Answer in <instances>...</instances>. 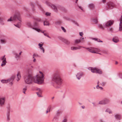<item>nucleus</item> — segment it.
Returning <instances> with one entry per match:
<instances>
[{
    "label": "nucleus",
    "instance_id": "6e6552de",
    "mask_svg": "<svg viewBox=\"0 0 122 122\" xmlns=\"http://www.w3.org/2000/svg\"><path fill=\"white\" fill-rule=\"evenodd\" d=\"M32 29L35 30L38 32L41 31L39 26V25L37 22H35L33 25Z\"/></svg>",
    "mask_w": 122,
    "mask_h": 122
},
{
    "label": "nucleus",
    "instance_id": "c756f323",
    "mask_svg": "<svg viewBox=\"0 0 122 122\" xmlns=\"http://www.w3.org/2000/svg\"><path fill=\"white\" fill-rule=\"evenodd\" d=\"M7 119L8 121H9L10 119V113L9 112H7Z\"/></svg>",
    "mask_w": 122,
    "mask_h": 122
},
{
    "label": "nucleus",
    "instance_id": "603ef678",
    "mask_svg": "<svg viewBox=\"0 0 122 122\" xmlns=\"http://www.w3.org/2000/svg\"><path fill=\"white\" fill-rule=\"evenodd\" d=\"M65 18L66 20H70V19L68 17H65Z\"/></svg>",
    "mask_w": 122,
    "mask_h": 122
},
{
    "label": "nucleus",
    "instance_id": "e2e57ef3",
    "mask_svg": "<svg viewBox=\"0 0 122 122\" xmlns=\"http://www.w3.org/2000/svg\"><path fill=\"white\" fill-rule=\"evenodd\" d=\"M81 107L83 109H84L85 108V107L84 106H82Z\"/></svg>",
    "mask_w": 122,
    "mask_h": 122
},
{
    "label": "nucleus",
    "instance_id": "e433bc0d",
    "mask_svg": "<svg viewBox=\"0 0 122 122\" xmlns=\"http://www.w3.org/2000/svg\"><path fill=\"white\" fill-rule=\"evenodd\" d=\"M34 18L35 20L39 22L41 21V20L40 19L38 18L37 17H36L35 18Z\"/></svg>",
    "mask_w": 122,
    "mask_h": 122
},
{
    "label": "nucleus",
    "instance_id": "ea45409f",
    "mask_svg": "<svg viewBox=\"0 0 122 122\" xmlns=\"http://www.w3.org/2000/svg\"><path fill=\"white\" fill-rule=\"evenodd\" d=\"M61 23V21H58L56 22L55 23L56 25H60V24Z\"/></svg>",
    "mask_w": 122,
    "mask_h": 122
},
{
    "label": "nucleus",
    "instance_id": "5fc2aeb1",
    "mask_svg": "<svg viewBox=\"0 0 122 122\" xmlns=\"http://www.w3.org/2000/svg\"><path fill=\"white\" fill-rule=\"evenodd\" d=\"M78 6L82 11H83L82 8L81 6Z\"/></svg>",
    "mask_w": 122,
    "mask_h": 122
},
{
    "label": "nucleus",
    "instance_id": "3c124183",
    "mask_svg": "<svg viewBox=\"0 0 122 122\" xmlns=\"http://www.w3.org/2000/svg\"><path fill=\"white\" fill-rule=\"evenodd\" d=\"M67 119L66 118H65L63 119L61 122H67Z\"/></svg>",
    "mask_w": 122,
    "mask_h": 122
},
{
    "label": "nucleus",
    "instance_id": "423d86ee",
    "mask_svg": "<svg viewBox=\"0 0 122 122\" xmlns=\"http://www.w3.org/2000/svg\"><path fill=\"white\" fill-rule=\"evenodd\" d=\"M15 78V76H13L11 78L7 80L3 79L1 81V82L3 83H7L10 82L11 85L12 84V82Z\"/></svg>",
    "mask_w": 122,
    "mask_h": 122
},
{
    "label": "nucleus",
    "instance_id": "f03ea898",
    "mask_svg": "<svg viewBox=\"0 0 122 122\" xmlns=\"http://www.w3.org/2000/svg\"><path fill=\"white\" fill-rule=\"evenodd\" d=\"M52 81L57 85H60L62 84V80L60 77V73L59 72L56 71L54 74Z\"/></svg>",
    "mask_w": 122,
    "mask_h": 122
},
{
    "label": "nucleus",
    "instance_id": "4be33fe9",
    "mask_svg": "<svg viewBox=\"0 0 122 122\" xmlns=\"http://www.w3.org/2000/svg\"><path fill=\"white\" fill-rule=\"evenodd\" d=\"M63 42L66 45H69L70 43V41L68 40L64 39L63 41Z\"/></svg>",
    "mask_w": 122,
    "mask_h": 122
},
{
    "label": "nucleus",
    "instance_id": "b1692460",
    "mask_svg": "<svg viewBox=\"0 0 122 122\" xmlns=\"http://www.w3.org/2000/svg\"><path fill=\"white\" fill-rule=\"evenodd\" d=\"M104 102L105 103V104H107L110 102L109 100L107 99H105L103 100Z\"/></svg>",
    "mask_w": 122,
    "mask_h": 122
},
{
    "label": "nucleus",
    "instance_id": "20e7f679",
    "mask_svg": "<svg viewBox=\"0 0 122 122\" xmlns=\"http://www.w3.org/2000/svg\"><path fill=\"white\" fill-rule=\"evenodd\" d=\"M113 23L114 21L113 20H110L104 23L103 26L101 24H99L98 25V26L99 27L103 30L104 28L108 27L111 26L113 24Z\"/></svg>",
    "mask_w": 122,
    "mask_h": 122
},
{
    "label": "nucleus",
    "instance_id": "c85d7f7f",
    "mask_svg": "<svg viewBox=\"0 0 122 122\" xmlns=\"http://www.w3.org/2000/svg\"><path fill=\"white\" fill-rule=\"evenodd\" d=\"M98 104L101 105H105V103L104 102L103 100L100 101L99 102Z\"/></svg>",
    "mask_w": 122,
    "mask_h": 122
},
{
    "label": "nucleus",
    "instance_id": "9d476101",
    "mask_svg": "<svg viewBox=\"0 0 122 122\" xmlns=\"http://www.w3.org/2000/svg\"><path fill=\"white\" fill-rule=\"evenodd\" d=\"M5 100V98L3 97L0 98V106L2 107L4 105Z\"/></svg>",
    "mask_w": 122,
    "mask_h": 122
},
{
    "label": "nucleus",
    "instance_id": "2f4dec72",
    "mask_svg": "<svg viewBox=\"0 0 122 122\" xmlns=\"http://www.w3.org/2000/svg\"><path fill=\"white\" fill-rule=\"evenodd\" d=\"M38 96L39 97H42V96L41 95L42 92H36Z\"/></svg>",
    "mask_w": 122,
    "mask_h": 122
},
{
    "label": "nucleus",
    "instance_id": "5701e85b",
    "mask_svg": "<svg viewBox=\"0 0 122 122\" xmlns=\"http://www.w3.org/2000/svg\"><path fill=\"white\" fill-rule=\"evenodd\" d=\"M98 19L97 17H96L95 18H93L92 19V21L96 23H97L98 22Z\"/></svg>",
    "mask_w": 122,
    "mask_h": 122
},
{
    "label": "nucleus",
    "instance_id": "7ed1b4c3",
    "mask_svg": "<svg viewBox=\"0 0 122 122\" xmlns=\"http://www.w3.org/2000/svg\"><path fill=\"white\" fill-rule=\"evenodd\" d=\"M13 20H15V21H19L18 22L17 24H14V25L16 27L20 28V26L21 22V20L20 14L19 13H15L14 15Z\"/></svg>",
    "mask_w": 122,
    "mask_h": 122
},
{
    "label": "nucleus",
    "instance_id": "8fccbe9b",
    "mask_svg": "<svg viewBox=\"0 0 122 122\" xmlns=\"http://www.w3.org/2000/svg\"><path fill=\"white\" fill-rule=\"evenodd\" d=\"M51 13L48 12H46V15L47 16H49L50 15Z\"/></svg>",
    "mask_w": 122,
    "mask_h": 122
},
{
    "label": "nucleus",
    "instance_id": "774afa93",
    "mask_svg": "<svg viewBox=\"0 0 122 122\" xmlns=\"http://www.w3.org/2000/svg\"><path fill=\"white\" fill-rule=\"evenodd\" d=\"M22 53V51H21L19 53V55H20L21 54V53Z\"/></svg>",
    "mask_w": 122,
    "mask_h": 122
},
{
    "label": "nucleus",
    "instance_id": "473e14b6",
    "mask_svg": "<svg viewBox=\"0 0 122 122\" xmlns=\"http://www.w3.org/2000/svg\"><path fill=\"white\" fill-rule=\"evenodd\" d=\"M107 29L108 31H109L111 32H112L113 31L111 27L107 28Z\"/></svg>",
    "mask_w": 122,
    "mask_h": 122
},
{
    "label": "nucleus",
    "instance_id": "4468645a",
    "mask_svg": "<svg viewBox=\"0 0 122 122\" xmlns=\"http://www.w3.org/2000/svg\"><path fill=\"white\" fill-rule=\"evenodd\" d=\"M6 108L7 109V112H9L10 113V112L11 111V108H10V104H7Z\"/></svg>",
    "mask_w": 122,
    "mask_h": 122
},
{
    "label": "nucleus",
    "instance_id": "4d7b16f0",
    "mask_svg": "<svg viewBox=\"0 0 122 122\" xmlns=\"http://www.w3.org/2000/svg\"><path fill=\"white\" fill-rule=\"evenodd\" d=\"M83 35V33L82 32H79V35L80 36H82Z\"/></svg>",
    "mask_w": 122,
    "mask_h": 122
},
{
    "label": "nucleus",
    "instance_id": "72a5a7b5",
    "mask_svg": "<svg viewBox=\"0 0 122 122\" xmlns=\"http://www.w3.org/2000/svg\"><path fill=\"white\" fill-rule=\"evenodd\" d=\"M51 109V107L50 106H49L48 107L47 110L46 112V114L48 112H49L50 111Z\"/></svg>",
    "mask_w": 122,
    "mask_h": 122
},
{
    "label": "nucleus",
    "instance_id": "37998d69",
    "mask_svg": "<svg viewBox=\"0 0 122 122\" xmlns=\"http://www.w3.org/2000/svg\"><path fill=\"white\" fill-rule=\"evenodd\" d=\"M43 45V44L39 43L38 44V46H39V48L40 49L41 47H42V46Z\"/></svg>",
    "mask_w": 122,
    "mask_h": 122
},
{
    "label": "nucleus",
    "instance_id": "1a4fd4ad",
    "mask_svg": "<svg viewBox=\"0 0 122 122\" xmlns=\"http://www.w3.org/2000/svg\"><path fill=\"white\" fill-rule=\"evenodd\" d=\"M114 6V4L113 3L111 2L108 3L106 6V10L112 9L113 8Z\"/></svg>",
    "mask_w": 122,
    "mask_h": 122
},
{
    "label": "nucleus",
    "instance_id": "49530a36",
    "mask_svg": "<svg viewBox=\"0 0 122 122\" xmlns=\"http://www.w3.org/2000/svg\"><path fill=\"white\" fill-rule=\"evenodd\" d=\"M36 56V55H35V54H34L33 55V58L34 59V60H33V61L34 62H36V59L34 58V57H35V56Z\"/></svg>",
    "mask_w": 122,
    "mask_h": 122
},
{
    "label": "nucleus",
    "instance_id": "9b49d317",
    "mask_svg": "<svg viewBox=\"0 0 122 122\" xmlns=\"http://www.w3.org/2000/svg\"><path fill=\"white\" fill-rule=\"evenodd\" d=\"M83 75V73L82 72H79L76 75V76L77 79L79 80L81 78L82 76Z\"/></svg>",
    "mask_w": 122,
    "mask_h": 122
},
{
    "label": "nucleus",
    "instance_id": "bb28decb",
    "mask_svg": "<svg viewBox=\"0 0 122 122\" xmlns=\"http://www.w3.org/2000/svg\"><path fill=\"white\" fill-rule=\"evenodd\" d=\"M27 25L30 28L32 29L33 25H32L31 23L30 22H28L27 24Z\"/></svg>",
    "mask_w": 122,
    "mask_h": 122
},
{
    "label": "nucleus",
    "instance_id": "338daca9",
    "mask_svg": "<svg viewBox=\"0 0 122 122\" xmlns=\"http://www.w3.org/2000/svg\"><path fill=\"white\" fill-rule=\"evenodd\" d=\"M118 64V62L117 61H116L115 62V64Z\"/></svg>",
    "mask_w": 122,
    "mask_h": 122
},
{
    "label": "nucleus",
    "instance_id": "2eb2a0df",
    "mask_svg": "<svg viewBox=\"0 0 122 122\" xmlns=\"http://www.w3.org/2000/svg\"><path fill=\"white\" fill-rule=\"evenodd\" d=\"M112 41L114 42L115 43L118 42L119 41L118 37L116 36L113 37L112 39Z\"/></svg>",
    "mask_w": 122,
    "mask_h": 122
},
{
    "label": "nucleus",
    "instance_id": "bf43d9fd",
    "mask_svg": "<svg viewBox=\"0 0 122 122\" xmlns=\"http://www.w3.org/2000/svg\"><path fill=\"white\" fill-rule=\"evenodd\" d=\"M47 33H44V35L45 36H46L47 35H48Z\"/></svg>",
    "mask_w": 122,
    "mask_h": 122
},
{
    "label": "nucleus",
    "instance_id": "a878e982",
    "mask_svg": "<svg viewBox=\"0 0 122 122\" xmlns=\"http://www.w3.org/2000/svg\"><path fill=\"white\" fill-rule=\"evenodd\" d=\"M6 62H7L6 60L2 61V62L1 64V66H5L6 64Z\"/></svg>",
    "mask_w": 122,
    "mask_h": 122
},
{
    "label": "nucleus",
    "instance_id": "412c9836",
    "mask_svg": "<svg viewBox=\"0 0 122 122\" xmlns=\"http://www.w3.org/2000/svg\"><path fill=\"white\" fill-rule=\"evenodd\" d=\"M81 39H76L75 40L74 42L75 43L78 44L80 43L81 41Z\"/></svg>",
    "mask_w": 122,
    "mask_h": 122
},
{
    "label": "nucleus",
    "instance_id": "864d4df0",
    "mask_svg": "<svg viewBox=\"0 0 122 122\" xmlns=\"http://www.w3.org/2000/svg\"><path fill=\"white\" fill-rule=\"evenodd\" d=\"M92 104L93 105V106L94 107H96L97 106V105L94 102H92Z\"/></svg>",
    "mask_w": 122,
    "mask_h": 122
},
{
    "label": "nucleus",
    "instance_id": "39448f33",
    "mask_svg": "<svg viewBox=\"0 0 122 122\" xmlns=\"http://www.w3.org/2000/svg\"><path fill=\"white\" fill-rule=\"evenodd\" d=\"M82 47L85 48L88 50L90 52L95 53H99L98 52L99 51V50L97 48L94 47Z\"/></svg>",
    "mask_w": 122,
    "mask_h": 122
},
{
    "label": "nucleus",
    "instance_id": "a18cd8bd",
    "mask_svg": "<svg viewBox=\"0 0 122 122\" xmlns=\"http://www.w3.org/2000/svg\"><path fill=\"white\" fill-rule=\"evenodd\" d=\"M61 28L62 30L64 32H66V30L64 27H63V26H61Z\"/></svg>",
    "mask_w": 122,
    "mask_h": 122
},
{
    "label": "nucleus",
    "instance_id": "79ce46f5",
    "mask_svg": "<svg viewBox=\"0 0 122 122\" xmlns=\"http://www.w3.org/2000/svg\"><path fill=\"white\" fill-rule=\"evenodd\" d=\"M2 44H4L6 42V41L5 40L1 39L0 40Z\"/></svg>",
    "mask_w": 122,
    "mask_h": 122
},
{
    "label": "nucleus",
    "instance_id": "69168bd1",
    "mask_svg": "<svg viewBox=\"0 0 122 122\" xmlns=\"http://www.w3.org/2000/svg\"><path fill=\"white\" fill-rule=\"evenodd\" d=\"M46 36H47V37L50 38H51V37H50L48 35H47Z\"/></svg>",
    "mask_w": 122,
    "mask_h": 122
},
{
    "label": "nucleus",
    "instance_id": "0e129e2a",
    "mask_svg": "<svg viewBox=\"0 0 122 122\" xmlns=\"http://www.w3.org/2000/svg\"><path fill=\"white\" fill-rule=\"evenodd\" d=\"M31 6H33L34 5V4L32 3H31Z\"/></svg>",
    "mask_w": 122,
    "mask_h": 122
},
{
    "label": "nucleus",
    "instance_id": "6ab92c4d",
    "mask_svg": "<svg viewBox=\"0 0 122 122\" xmlns=\"http://www.w3.org/2000/svg\"><path fill=\"white\" fill-rule=\"evenodd\" d=\"M115 118L119 120L121 118V116L120 115L118 114H116L114 115Z\"/></svg>",
    "mask_w": 122,
    "mask_h": 122
},
{
    "label": "nucleus",
    "instance_id": "f704fd0d",
    "mask_svg": "<svg viewBox=\"0 0 122 122\" xmlns=\"http://www.w3.org/2000/svg\"><path fill=\"white\" fill-rule=\"evenodd\" d=\"M14 16L13 17H12H12H10V18L9 19H8V20H7V21H15V20H13V18L14 17Z\"/></svg>",
    "mask_w": 122,
    "mask_h": 122
},
{
    "label": "nucleus",
    "instance_id": "f257e3e1",
    "mask_svg": "<svg viewBox=\"0 0 122 122\" xmlns=\"http://www.w3.org/2000/svg\"><path fill=\"white\" fill-rule=\"evenodd\" d=\"M39 74L33 77L31 75L29 74L25 76L24 78V81L25 84H30L33 82L41 84L44 82V75L43 73L39 71Z\"/></svg>",
    "mask_w": 122,
    "mask_h": 122
},
{
    "label": "nucleus",
    "instance_id": "13d9d810",
    "mask_svg": "<svg viewBox=\"0 0 122 122\" xmlns=\"http://www.w3.org/2000/svg\"><path fill=\"white\" fill-rule=\"evenodd\" d=\"M31 68H34V67L33 66H31L30 67V69H31V70H30L31 71H32L33 70V69H31Z\"/></svg>",
    "mask_w": 122,
    "mask_h": 122
},
{
    "label": "nucleus",
    "instance_id": "09e8293b",
    "mask_svg": "<svg viewBox=\"0 0 122 122\" xmlns=\"http://www.w3.org/2000/svg\"><path fill=\"white\" fill-rule=\"evenodd\" d=\"M40 49L43 52V53H44L45 52V50L43 47H41Z\"/></svg>",
    "mask_w": 122,
    "mask_h": 122
},
{
    "label": "nucleus",
    "instance_id": "680f3d73",
    "mask_svg": "<svg viewBox=\"0 0 122 122\" xmlns=\"http://www.w3.org/2000/svg\"><path fill=\"white\" fill-rule=\"evenodd\" d=\"M24 9L25 10V11H26V10H28V9H26L25 8H24Z\"/></svg>",
    "mask_w": 122,
    "mask_h": 122
},
{
    "label": "nucleus",
    "instance_id": "052dcab7",
    "mask_svg": "<svg viewBox=\"0 0 122 122\" xmlns=\"http://www.w3.org/2000/svg\"><path fill=\"white\" fill-rule=\"evenodd\" d=\"M102 1L103 3H104L105 2H106V0H102Z\"/></svg>",
    "mask_w": 122,
    "mask_h": 122
},
{
    "label": "nucleus",
    "instance_id": "4c0bfd02",
    "mask_svg": "<svg viewBox=\"0 0 122 122\" xmlns=\"http://www.w3.org/2000/svg\"><path fill=\"white\" fill-rule=\"evenodd\" d=\"M36 90L38 91L37 92H42V90L40 88H37L36 89Z\"/></svg>",
    "mask_w": 122,
    "mask_h": 122
},
{
    "label": "nucleus",
    "instance_id": "6e6d98bb",
    "mask_svg": "<svg viewBox=\"0 0 122 122\" xmlns=\"http://www.w3.org/2000/svg\"><path fill=\"white\" fill-rule=\"evenodd\" d=\"M106 83V82H103L102 83V86H104L105 85Z\"/></svg>",
    "mask_w": 122,
    "mask_h": 122
},
{
    "label": "nucleus",
    "instance_id": "393cba45",
    "mask_svg": "<svg viewBox=\"0 0 122 122\" xmlns=\"http://www.w3.org/2000/svg\"><path fill=\"white\" fill-rule=\"evenodd\" d=\"M0 61H3L6 60V58L5 57V55L1 56L0 58Z\"/></svg>",
    "mask_w": 122,
    "mask_h": 122
},
{
    "label": "nucleus",
    "instance_id": "cd10ccee",
    "mask_svg": "<svg viewBox=\"0 0 122 122\" xmlns=\"http://www.w3.org/2000/svg\"><path fill=\"white\" fill-rule=\"evenodd\" d=\"M105 112H108L109 114L112 113V111L109 108L105 110Z\"/></svg>",
    "mask_w": 122,
    "mask_h": 122
},
{
    "label": "nucleus",
    "instance_id": "0eeeda50",
    "mask_svg": "<svg viewBox=\"0 0 122 122\" xmlns=\"http://www.w3.org/2000/svg\"><path fill=\"white\" fill-rule=\"evenodd\" d=\"M88 69L91 70V72L93 73H96L101 74L102 73V71L99 69L96 68L90 67L88 68Z\"/></svg>",
    "mask_w": 122,
    "mask_h": 122
},
{
    "label": "nucleus",
    "instance_id": "58836bf2",
    "mask_svg": "<svg viewBox=\"0 0 122 122\" xmlns=\"http://www.w3.org/2000/svg\"><path fill=\"white\" fill-rule=\"evenodd\" d=\"M44 25H49V24L48 22L47 21H44Z\"/></svg>",
    "mask_w": 122,
    "mask_h": 122
},
{
    "label": "nucleus",
    "instance_id": "de8ad7c7",
    "mask_svg": "<svg viewBox=\"0 0 122 122\" xmlns=\"http://www.w3.org/2000/svg\"><path fill=\"white\" fill-rule=\"evenodd\" d=\"M46 5H48V6H51V5L50 3H49V2H46Z\"/></svg>",
    "mask_w": 122,
    "mask_h": 122
},
{
    "label": "nucleus",
    "instance_id": "ddd939ff",
    "mask_svg": "<svg viewBox=\"0 0 122 122\" xmlns=\"http://www.w3.org/2000/svg\"><path fill=\"white\" fill-rule=\"evenodd\" d=\"M81 46H78V47L71 46V50L72 51H75L81 48Z\"/></svg>",
    "mask_w": 122,
    "mask_h": 122
},
{
    "label": "nucleus",
    "instance_id": "c03bdc74",
    "mask_svg": "<svg viewBox=\"0 0 122 122\" xmlns=\"http://www.w3.org/2000/svg\"><path fill=\"white\" fill-rule=\"evenodd\" d=\"M15 57L16 58H19L20 57V56L17 53L15 54Z\"/></svg>",
    "mask_w": 122,
    "mask_h": 122
},
{
    "label": "nucleus",
    "instance_id": "7c9ffc66",
    "mask_svg": "<svg viewBox=\"0 0 122 122\" xmlns=\"http://www.w3.org/2000/svg\"><path fill=\"white\" fill-rule=\"evenodd\" d=\"M102 52L103 53L108 55L109 54V53L108 52V50H104Z\"/></svg>",
    "mask_w": 122,
    "mask_h": 122
},
{
    "label": "nucleus",
    "instance_id": "a211bd4d",
    "mask_svg": "<svg viewBox=\"0 0 122 122\" xmlns=\"http://www.w3.org/2000/svg\"><path fill=\"white\" fill-rule=\"evenodd\" d=\"M91 39L93 40L97 41V42H103V41H101L100 39H98L97 38H91Z\"/></svg>",
    "mask_w": 122,
    "mask_h": 122
},
{
    "label": "nucleus",
    "instance_id": "c9c22d12",
    "mask_svg": "<svg viewBox=\"0 0 122 122\" xmlns=\"http://www.w3.org/2000/svg\"><path fill=\"white\" fill-rule=\"evenodd\" d=\"M27 89V88L26 87L23 88V92L24 94H25V92L26 91Z\"/></svg>",
    "mask_w": 122,
    "mask_h": 122
},
{
    "label": "nucleus",
    "instance_id": "aec40b11",
    "mask_svg": "<svg viewBox=\"0 0 122 122\" xmlns=\"http://www.w3.org/2000/svg\"><path fill=\"white\" fill-rule=\"evenodd\" d=\"M89 7L90 9H93L95 7V5L93 3H91L89 4Z\"/></svg>",
    "mask_w": 122,
    "mask_h": 122
},
{
    "label": "nucleus",
    "instance_id": "a19ab883",
    "mask_svg": "<svg viewBox=\"0 0 122 122\" xmlns=\"http://www.w3.org/2000/svg\"><path fill=\"white\" fill-rule=\"evenodd\" d=\"M96 88L98 89L100 88L101 90H102L103 89V88L102 87L99 86L98 85L97 86H96Z\"/></svg>",
    "mask_w": 122,
    "mask_h": 122
},
{
    "label": "nucleus",
    "instance_id": "f8f14e48",
    "mask_svg": "<svg viewBox=\"0 0 122 122\" xmlns=\"http://www.w3.org/2000/svg\"><path fill=\"white\" fill-rule=\"evenodd\" d=\"M120 22L119 24V31H121L122 30V15L120 18Z\"/></svg>",
    "mask_w": 122,
    "mask_h": 122
},
{
    "label": "nucleus",
    "instance_id": "dca6fc26",
    "mask_svg": "<svg viewBox=\"0 0 122 122\" xmlns=\"http://www.w3.org/2000/svg\"><path fill=\"white\" fill-rule=\"evenodd\" d=\"M51 6L55 11L56 12H57L58 10L56 7L55 5H51Z\"/></svg>",
    "mask_w": 122,
    "mask_h": 122
},
{
    "label": "nucleus",
    "instance_id": "f3484780",
    "mask_svg": "<svg viewBox=\"0 0 122 122\" xmlns=\"http://www.w3.org/2000/svg\"><path fill=\"white\" fill-rule=\"evenodd\" d=\"M17 79H16L17 81H18L21 78L20 74V72H18L17 74Z\"/></svg>",
    "mask_w": 122,
    "mask_h": 122
}]
</instances>
